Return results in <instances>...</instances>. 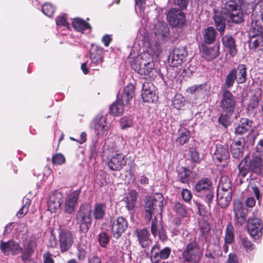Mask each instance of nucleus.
<instances>
[{
	"mask_svg": "<svg viewBox=\"0 0 263 263\" xmlns=\"http://www.w3.org/2000/svg\"><path fill=\"white\" fill-rule=\"evenodd\" d=\"M243 0H221L220 9H214V20L217 30L223 33L226 28V20L240 24L244 20L242 7Z\"/></svg>",
	"mask_w": 263,
	"mask_h": 263,
	"instance_id": "nucleus-1",
	"label": "nucleus"
},
{
	"mask_svg": "<svg viewBox=\"0 0 263 263\" xmlns=\"http://www.w3.org/2000/svg\"><path fill=\"white\" fill-rule=\"evenodd\" d=\"M248 157L246 156L242 159L238 165V175L242 178L245 177L248 171L261 175L263 173V160L260 156H254L250 160L249 164L248 163Z\"/></svg>",
	"mask_w": 263,
	"mask_h": 263,
	"instance_id": "nucleus-2",
	"label": "nucleus"
},
{
	"mask_svg": "<svg viewBox=\"0 0 263 263\" xmlns=\"http://www.w3.org/2000/svg\"><path fill=\"white\" fill-rule=\"evenodd\" d=\"M92 208L89 203L81 204L76 215V223L79 226L80 230L86 233L91 225Z\"/></svg>",
	"mask_w": 263,
	"mask_h": 263,
	"instance_id": "nucleus-3",
	"label": "nucleus"
},
{
	"mask_svg": "<svg viewBox=\"0 0 263 263\" xmlns=\"http://www.w3.org/2000/svg\"><path fill=\"white\" fill-rule=\"evenodd\" d=\"M260 21L263 22V1L258 2L253 9L250 30V35L251 36L262 35V28Z\"/></svg>",
	"mask_w": 263,
	"mask_h": 263,
	"instance_id": "nucleus-4",
	"label": "nucleus"
},
{
	"mask_svg": "<svg viewBox=\"0 0 263 263\" xmlns=\"http://www.w3.org/2000/svg\"><path fill=\"white\" fill-rule=\"evenodd\" d=\"M133 68L141 75H148L154 68V63L152 58L147 57L145 53L138 57L132 64Z\"/></svg>",
	"mask_w": 263,
	"mask_h": 263,
	"instance_id": "nucleus-5",
	"label": "nucleus"
},
{
	"mask_svg": "<svg viewBox=\"0 0 263 263\" xmlns=\"http://www.w3.org/2000/svg\"><path fill=\"white\" fill-rule=\"evenodd\" d=\"M163 198L161 194L155 193L154 197H148L145 200V218L150 221L152 218L153 211L159 209L162 211Z\"/></svg>",
	"mask_w": 263,
	"mask_h": 263,
	"instance_id": "nucleus-6",
	"label": "nucleus"
},
{
	"mask_svg": "<svg viewBox=\"0 0 263 263\" xmlns=\"http://www.w3.org/2000/svg\"><path fill=\"white\" fill-rule=\"evenodd\" d=\"M202 255V251L195 240L186 245L182 253L184 260L191 263H198Z\"/></svg>",
	"mask_w": 263,
	"mask_h": 263,
	"instance_id": "nucleus-7",
	"label": "nucleus"
},
{
	"mask_svg": "<svg viewBox=\"0 0 263 263\" xmlns=\"http://www.w3.org/2000/svg\"><path fill=\"white\" fill-rule=\"evenodd\" d=\"M221 98L220 105L223 111L227 114H232L234 112L236 105L235 97L232 93L225 88H222Z\"/></svg>",
	"mask_w": 263,
	"mask_h": 263,
	"instance_id": "nucleus-8",
	"label": "nucleus"
},
{
	"mask_svg": "<svg viewBox=\"0 0 263 263\" xmlns=\"http://www.w3.org/2000/svg\"><path fill=\"white\" fill-rule=\"evenodd\" d=\"M195 190L197 193L205 196V200L209 204L214 197L213 189L212 182L208 178H203L198 181L195 187Z\"/></svg>",
	"mask_w": 263,
	"mask_h": 263,
	"instance_id": "nucleus-9",
	"label": "nucleus"
},
{
	"mask_svg": "<svg viewBox=\"0 0 263 263\" xmlns=\"http://www.w3.org/2000/svg\"><path fill=\"white\" fill-rule=\"evenodd\" d=\"M230 157L228 145L221 143H218L216 145L215 151L213 156L214 162L217 165L221 164L222 166L227 165Z\"/></svg>",
	"mask_w": 263,
	"mask_h": 263,
	"instance_id": "nucleus-10",
	"label": "nucleus"
},
{
	"mask_svg": "<svg viewBox=\"0 0 263 263\" xmlns=\"http://www.w3.org/2000/svg\"><path fill=\"white\" fill-rule=\"evenodd\" d=\"M92 127L97 137L101 138L105 136L108 134L110 124L106 122L105 118L97 116L94 119L92 123Z\"/></svg>",
	"mask_w": 263,
	"mask_h": 263,
	"instance_id": "nucleus-11",
	"label": "nucleus"
},
{
	"mask_svg": "<svg viewBox=\"0 0 263 263\" xmlns=\"http://www.w3.org/2000/svg\"><path fill=\"white\" fill-rule=\"evenodd\" d=\"M233 212L235 224L242 226L246 222L247 217V210L245 208L243 203L239 200H235L234 202Z\"/></svg>",
	"mask_w": 263,
	"mask_h": 263,
	"instance_id": "nucleus-12",
	"label": "nucleus"
},
{
	"mask_svg": "<svg viewBox=\"0 0 263 263\" xmlns=\"http://www.w3.org/2000/svg\"><path fill=\"white\" fill-rule=\"evenodd\" d=\"M59 242L62 252L69 250L74 242V238L72 233L68 230H61L59 236Z\"/></svg>",
	"mask_w": 263,
	"mask_h": 263,
	"instance_id": "nucleus-13",
	"label": "nucleus"
},
{
	"mask_svg": "<svg viewBox=\"0 0 263 263\" xmlns=\"http://www.w3.org/2000/svg\"><path fill=\"white\" fill-rule=\"evenodd\" d=\"M81 190L73 191L67 197L64 207V211L67 214H72L75 211L76 207L78 204Z\"/></svg>",
	"mask_w": 263,
	"mask_h": 263,
	"instance_id": "nucleus-14",
	"label": "nucleus"
},
{
	"mask_svg": "<svg viewBox=\"0 0 263 263\" xmlns=\"http://www.w3.org/2000/svg\"><path fill=\"white\" fill-rule=\"evenodd\" d=\"M262 221L257 217L250 218L248 223V231L255 239L259 238L262 235Z\"/></svg>",
	"mask_w": 263,
	"mask_h": 263,
	"instance_id": "nucleus-15",
	"label": "nucleus"
},
{
	"mask_svg": "<svg viewBox=\"0 0 263 263\" xmlns=\"http://www.w3.org/2000/svg\"><path fill=\"white\" fill-rule=\"evenodd\" d=\"M128 227L126 219L121 216L113 220L111 224V233L114 237L119 238Z\"/></svg>",
	"mask_w": 263,
	"mask_h": 263,
	"instance_id": "nucleus-16",
	"label": "nucleus"
},
{
	"mask_svg": "<svg viewBox=\"0 0 263 263\" xmlns=\"http://www.w3.org/2000/svg\"><path fill=\"white\" fill-rule=\"evenodd\" d=\"M166 15L167 21L173 27L182 25L185 22V16L179 9H172L168 11Z\"/></svg>",
	"mask_w": 263,
	"mask_h": 263,
	"instance_id": "nucleus-17",
	"label": "nucleus"
},
{
	"mask_svg": "<svg viewBox=\"0 0 263 263\" xmlns=\"http://www.w3.org/2000/svg\"><path fill=\"white\" fill-rule=\"evenodd\" d=\"M63 196L62 194L58 191L51 193L48 200V208L52 213L59 210L63 202Z\"/></svg>",
	"mask_w": 263,
	"mask_h": 263,
	"instance_id": "nucleus-18",
	"label": "nucleus"
},
{
	"mask_svg": "<svg viewBox=\"0 0 263 263\" xmlns=\"http://www.w3.org/2000/svg\"><path fill=\"white\" fill-rule=\"evenodd\" d=\"M0 248L2 252L6 255L10 254L14 255L18 254L22 251V248L19 244L13 240L7 242L1 241Z\"/></svg>",
	"mask_w": 263,
	"mask_h": 263,
	"instance_id": "nucleus-19",
	"label": "nucleus"
},
{
	"mask_svg": "<svg viewBox=\"0 0 263 263\" xmlns=\"http://www.w3.org/2000/svg\"><path fill=\"white\" fill-rule=\"evenodd\" d=\"M126 161L122 154H116L111 156L108 161V166L112 171L121 170L125 165Z\"/></svg>",
	"mask_w": 263,
	"mask_h": 263,
	"instance_id": "nucleus-20",
	"label": "nucleus"
},
{
	"mask_svg": "<svg viewBox=\"0 0 263 263\" xmlns=\"http://www.w3.org/2000/svg\"><path fill=\"white\" fill-rule=\"evenodd\" d=\"M185 56V51L184 49H175L169 55L168 63L171 66L177 67L183 63Z\"/></svg>",
	"mask_w": 263,
	"mask_h": 263,
	"instance_id": "nucleus-21",
	"label": "nucleus"
},
{
	"mask_svg": "<svg viewBox=\"0 0 263 263\" xmlns=\"http://www.w3.org/2000/svg\"><path fill=\"white\" fill-rule=\"evenodd\" d=\"M171 253V249L168 247H165L160 250L159 247L156 245L151 251V260L153 262H158L161 259H167Z\"/></svg>",
	"mask_w": 263,
	"mask_h": 263,
	"instance_id": "nucleus-22",
	"label": "nucleus"
},
{
	"mask_svg": "<svg viewBox=\"0 0 263 263\" xmlns=\"http://www.w3.org/2000/svg\"><path fill=\"white\" fill-rule=\"evenodd\" d=\"M245 144L244 138L235 139L232 142L231 144V151L234 158L238 159L242 156Z\"/></svg>",
	"mask_w": 263,
	"mask_h": 263,
	"instance_id": "nucleus-23",
	"label": "nucleus"
},
{
	"mask_svg": "<svg viewBox=\"0 0 263 263\" xmlns=\"http://www.w3.org/2000/svg\"><path fill=\"white\" fill-rule=\"evenodd\" d=\"M153 32L157 39L164 40L169 35V28L164 22H158L153 28Z\"/></svg>",
	"mask_w": 263,
	"mask_h": 263,
	"instance_id": "nucleus-24",
	"label": "nucleus"
},
{
	"mask_svg": "<svg viewBox=\"0 0 263 263\" xmlns=\"http://www.w3.org/2000/svg\"><path fill=\"white\" fill-rule=\"evenodd\" d=\"M151 232L154 237L158 236L159 238L163 241L166 238V235L162 226L156 217L153 219L151 223Z\"/></svg>",
	"mask_w": 263,
	"mask_h": 263,
	"instance_id": "nucleus-25",
	"label": "nucleus"
},
{
	"mask_svg": "<svg viewBox=\"0 0 263 263\" xmlns=\"http://www.w3.org/2000/svg\"><path fill=\"white\" fill-rule=\"evenodd\" d=\"M222 42L223 45L229 49V52L232 57H234L236 55L237 51L235 46V43L234 39L232 35L230 34H226L222 38Z\"/></svg>",
	"mask_w": 263,
	"mask_h": 263,
	"instance_id": "nucleus-26",
	"label": "nucleus"
},
{
	"mask_svg": "<svg viewBox=\"0 0 263 263\" xmlns=\"http://www.w3.org/2000/svg\"><path fill=\"white\" fill-rule=\"evenodd\" d=\"M235 71L236 82L237 84H243L247 80V67L244 64H239L237 68H233Z\"/></svg>",
	"mask_w": 263,
	"mask_h": 263,
	"instance_id": "nucleus-27",
	"label": "nucleus"
},
{
	"mask_svg": "<svg viewBox=\"0 0 263 263\" xmlns=\"http://www.w3.org/2000/svg\"><path fill=\"white\" fill-rule=\"evenodd\" d=\"M202 54L203 57L206 60H212L218 55V48L216 46L208 47L205 45H202Z\"/></svg>",
	"mask_w": 263,
	"mask_h": 263,
	"instance_id": "nucleus-28",
	"label": "nucleus"
},
{
	"mask_svg": "<svg viewBox=\"0 0 263 263\" xmlns=\"http://www.w3.org/2000/svg\"><path fill=\"white\" fill-rule=\"evenodd\" d=\"M136 234L141 246L146 247L149 243L148 231L146 229L137 230Z\"/></svg>",
	"mask_w": 263,
	"mask_h": 263,
	"instance_id": "nucleus-29",
	"label": "nucleus"
},
{
	"mask_svg": "<svg viewBox=\"0 0 263 263\" xmlns=\"http://www.w3.org/2000/svg\"><path fill=\"white\" fill-rule=\"evenodd\" d=\"M106 210V207L104 203H96L95 205L93 210H92L93 218L96 220L102 219L105 215Z\"/></svg>",
	"mask_w": 263,
	"mask_h": 263,
	"instance_id": "nucleus-30",
	"label": "nucleus"
},
{
	"mask_svg": "<svg viewBox=\"0 0 263 263\" xmlns=\"http://www.w3.org/2000/svg\"><path fill=\"white\" fill-rule=\"evenodd\" d=\"M253 122L248 119H243L240 121L239 124L235 129V133L242 135L248 131L252 130Z\"/></svg>",
	"mask_w": 263,
	"mask_h": 263,
	"instance_id": "nucleus-31",
	"label": "nucleus"
},
{
	"mask_svg": "<svg viewBox=\"0 0 263 263\" xmlns=\"http://www.w3.org/2000/svg\"><path fill=\"white\" fill-rule=\"evenodd\" d=\"M232 199L231 192H224L222 194H217V201L218 204L222 208H224L228 206Z\"/></svg>",
	"mask_w": 263,
	"mask_h": 263,
	"instance_id": "nucleus-32",
	"label": "nucleus"
},
{
	"mask_svg": "<svg viewBox=\"0 0 263 263\" xmlns=\"http://www.w3.org/2000/svg\"><path fill=\"white\" fill-rule=\"evenodd\" d=\"M134 95L135 87L133 85L129 84L124 88L121 100H122V102H125L126 104H128Z\"/></svg>",
	"mask_w": 263,
	"mask_h": 263,
	"instance_id": "nucleus-33",
	"label": "nucleus"
},
{
	"mask_svg": "<svg viewBox=\"0 0 263 263\" xmlns=\"http://www.w3.org/2000/svg\"><path fill=\"white\" fill-rule=\"evenodd\" d=\"M190 137V132L186 128H181L178 131V136L176 141L180 145H183L188 142Z\"/></svg>",
	"mask_w": 263,
	"mask_h": 263,
	"instance_id": "nucleus-34",
	"label": "nucleus"
},
{
	"mask_svg": "<svg viewBox=\"0 0 263 263\" xmlns=\"http://www.w3.org/2000/svg\"><path fill=\"white\" fill-rule=\"evenodd\" d=\"M137 194L135 191L130 192L124 199L126 208L128 210L134 209L137 202Z\"/></svg>",
	"mask_w": 263,
	"mask_h": 263,
	"instance_id": "nucleus-35",
	"label": "nucleus"
},
{
	"mask_svg": "<svg viewBox=\"0 0 263 263\" xmlns=\"http://www.w3.org/2000/svg\"><path fill=\"white\" fill-rule=\"evenodd\" d=\"M122 100L119 99L114 102L110 107V111L115 116H120L124 111V103Z\"/></svg>",
	"mask_w": 263,
	"mask_h": 263,
	"instance_id": "nucleus-36",
	"label": "nucleus"
},
{
	"mask_svg": "<svg viewBox=\"0 0 263 263\" xmlns=\"http://www.w3.org/2000/svg\"><path fill=\"white\" fill-rule=\"evenodd\" d=\"M146 50L147 52V55H149L151 57H157L160 52V46L158 42H151L148 43V45L146 47Z\"/></svg>",
	"mask_w": 263,
	"mask_h": 263,
	"instance_id": "nucleus-37",
	"label": "nucleus"
},
{
	"mask_svg": "<svg viewBox=\"0 0 263 263\" xmlns=\"http://www.w3.org/2000/svg\"><path fill=\"white\" fill-rule=\"evenodd\" d=\"M211 230L210 225L206 222H203L200 224V238L203 240L208 241L210 239L209 234Z\"/></svg>",
	"mask_w": 263,
	"mask_h": 263,
	"instance_id": "nucleus-38",
	"label": "nucleus"
},
{
	"mask_svg": "<svg viewBox=\"0 0 263 263\" xmlns=\"http://www.w3.org/2000/svg\"><path fill=\"white\" fill-rule=\"evenodd\" d=\"M72 25L76 30L80 32H83L86 29H90L89 25L87 22L79 18L74 19Z\"/></svg>",
	"mask_w": 263,
	"mask_h": 263,
	"instance_id": "nucleus-39",
	"label": "nucleus"
},
{
	"mask_svg": "<svg viewBox=\"0 0 263 263\" xmlns=\"http://www.w3.org/2000/svg\"><path fill=\"white\" fill-rule=\"evenodd\" d=\"M216 37V32L212 27H209L204 31L203 39L206 43L212 44Z\"/></svg>",
	"mask_w": 263,
	"mask_h": 263,
	"instance_id": "nucleus-40",
	"label": "nucleus"
},
{
	"mask_svg": "<svg viewBox=\"0 0 263 263\" xmlns=\"http://www.w3.org/2000/svg\"><path fill=\"white\" fill-rule=\"evenodd\" d=\"M234 72V70H231L226 76L224 81L225 87H222V88H225L228 90V89L231 88L233 86L235 81H236V77H235V73Z\"/></svg>",
	"mask_w": 263,
	"mask_h": 263,
	"instance_id": "nucleus-41",
	"label": "nucleus"
},
{
	"mask_svg": "<svg viewBox=\"0 0 263 263\" xmlns=\"http://www.w3.org/2000/svg\"><path fill=\"white\" fill-rule=\"evenodd\" d=\"M141 96L143 101L146 102H154L158 98L154 89L142 91Z\"/></svg>",
	"mask_w": 263,
	"mask_h": 263,
	"instance_id": "nucleus-42",
	"label": "nucleus"
},
{
	"mask_svg": "<svg viewBox=\"0 0 263 263\" xmlns=\"http://www.w3.org/2000/svg\"><path fill=\"white\" fill-rule=\"evenodd\" d=\"M233 227L231 224H228L226 228L225 235V242L226 243H231L234 240Z\"/></svg>",
	"mask_w": 263,
	"mask_h": 263,
	"instance_id": "nucleus-43",
	"label": "nucleus"
},
{
	"mask_svg": "<svg viewBox=\"0 0 263 263\" xmlns=\"http://www.w3.org/2000/svg\"><path fill=\"white\" fill-rule=\"evenodd\" d=\"M86 249V247L84 244L79 243L78 245L77 256L79 260L83 261L85 259Z\"/></svg>",
	"mask_w": 263,
	"mask_h": 263,
	"instance_id": "nucleus-44",
	"label": "nucleus"
},
{
	"mask_svg": "<svg viewBox=\"0 0 263 263\" xmlns=\"http://www.w3.org/2000/svg\"><path fill=\"white\" fill-rule=\"evenodd\" d=\"M56 24L58 29L62 26L67 29L69 28V24L67 21V17L65 14L59 15L57 17Z\"/></svg>",
	"mask_w": 263,
	"mask_h": 263,
	"instance_id": "nucleus-45",
	"label": "nucleus"
},
{
	"mask_svg": "<svg viewBox=\"0 0 263 263\" xmlns=\"http://www.w3.org/2000/svg\"><path fill=\"white\" fill-rule=\"evenodd\" d=\"M191 173V171L189 169L184 168L183 171L179 174V181L183 183H188L189 177Z\"/></svg>",
	"mask_w": 263,
	"mask_h": 263,
	"instance_id": "nucleus-46",
	"label": "nucleus"
},
{
	"mask_svg": "<svg viewBox=\"0 0 263 263\" xmlns=\"http://www.w3.org/2000/svg\"><path fill=\"white\" fill-rule=\"evenodd\" d=\"M55 9L50 4H45L42 7L43 13L48 17H51L54 12Z\"/></svg>",
	"mask_w": 263,
	"mask_h": 263,
	"instance_id": "nucleus-47",
	"label": "nucleus"
},
{
	"mask_svg": "<svg viewBox=\"0 0 263 263\" xmlns=\"http://www.w3.org/2000/svg\"><path fill=\"white\" fill-rule=\"evenodd\" d=\"M133 124V120L130 117H124L121 119L120 125L123 129L131 127Z\"/></svg>",
	"mask_w": 263,
	"mask_h": 263,
	"instance_id": "nucleus-48",
	"label": "nucleus"
},
{
	"mask_svg": "<svg viewBox=\"0 0 263 263\" xmlns=\"http://www.w3.org/2000/svg\"><path fill=\"white\" fill-rule=\"evenodd\" d=\"M91 62L89 64V68L93 70H98V68L101 66L102 60V58H95L91 59Z\"/></svg>",
	"mask_w": 263,
	"mask_h": 263,
	"instance_id": "nucleus-49",
	"label": "nucleus"
},
{
	"mask_svg": "<svg viewBox=\"0 0 263 263\" xmlns=\"http://www.w3.org/2000/svg\"><path fill=\"white\" fill-rule=\"evenodd\" d=\"M30 204V200L28 199H26L25 205L22 207L16 214L17 217L22 218L28 212Z\"/></svg>",
	"mask_w": 263,
	"mask_h": 263,
	"instance_id": "nucleus-50",
	"label": "nucleus"
},
{
	"mask_svg": "<svg viewBox=\"0 0 263 263\" xmlns=\"http://www.w3.org/2000/svg\"><path fill=\"white\" fill-rule=\"evenodd\" d=\"M98 240L100 245L102 247H106L109 241V236L108 234L105 232L101 233L99 235Z\"/></svg>",
	"mask_w": 263,
	"mask_h": 263,
	"instance_id": "nucleus-51",
	"label": "nucleus"
},
{
	"mask_svg": "<svg viewBox=\"0 0 263 263\" xmlns=\"http://www.w3.org/2000/svg\"><path fill=\"white\" fill-rule=\"evenodd\" d=\"M184 99L180 96H176L173 101V106L177 109H180L184 105Z\"/></svg>",
	"mask_w": 263,
	"mask_h": 263,
	"instance_id": "nucleus-52",
	"label": "nucleus"
},
{
	"mask_svg": "<svg viewBox=\"0 0 263 263\" xmlns=\"http://www.w3.org/2000/svg\"><path fill=\"white\" fill-rule=\"evenodd\" d=\"M103 52V49L98 46H93L90 53V59H93V57L95 58H102L101 55Z\"/></svg>",
	"mask_w": 263,
	"mask_h": 263,
	"instance_id": "nucleus-53",
	"label": "nucleus"
},
{
	"mask_svg": "<svg viewBox=\"0 0 263 263\" xmlns=\"http://www.w3.org/2000/svg\"><path fill=\"white\" fill-rule=\"evenodd\" d=\"M52 162L54 164L61 165L65 162V158L61 154H58L53 156Z\"/></svg>",
	"mask_w": 263,
	"mask_h": 263,
	"instance_id": "nucleus-54",
	"label": "nucleus"
},
{
	"mask_svg": "<svg viewBox=\"0 0 263 263\" xmlns=\"http://www.w3.org/2000/svg\"><path fill=\"white\" fill-rule=\"evenodd\" d=\"M174 209L175 211L178 213L179 215L181 217H184L186 216V212L183 205L177 202L175 204Z\"/></svg>",
	"mask_w": 263,
	"mask_h": 263,
	"instance_id": "nucleus-55",
	"label": "nucleus"
},
{
	"mask_svg": "<svg viewBox=\"0 0 263 263\" xmlns=\"http://www.w3.org/2000/svg\"><path fill=\"white\" fill-rule=\"evenodd\" d=\"M251 40L250 43V47L252 48H256L262 42L261 35L259 36H251Z\"/></svg>",
	"mask_w": 263,
	"mask_h": 263,
	"instance_id": "nucleus-56",
	"label": "nucleus"
},
{
	"mask_svg": "<svg viewBox=\"0 0 263 263\" xmlns=\"http://www.w3.org/2000/svg\"><path fill=\"white\" fill-rule=\"evenodd\" d=\"M241 244L245 248L247 251H252L254 249V245L247 238H242L241 240Z\"/></svg>",
	"mask_w": 263,
	"mask_h": 263,
	"instance_id": "nucleus-57",
	"label": "nucleus"
},
{
	"mask_svg": "<svg viewBox=\"0 0 263 263\" xmlns=\"http://www.w3.org/2000/svg\"><path fill=\"white\" fill-rule=\"evenodd\" d=\"M218 122L224 127H227L230 124L229 117L227 115L221 114L218 118Z\"/></svg>",
	"mask_w": 263,
	"mask_h": 263,
	"instance_id": "nucleus-58",
	"label": "nucleus"
},
{
	"mask_svg": "<svg viewBox=\"0 0 263 263\" xmlns=\"http://www.w3.org/2000/svg\"><path fill=\"white\" fill-rule=\"evenodd\" d=\"M36 246V242L33 240H30L27 243L25 249L33 254Z\"/></svg>",
	"mask_w": 263,
	"mask_h": 263,
	"instance_id": "nucleus-59",
	"label": "nucleus"
},
{
	"mask_svg": "<svg viewBox=\"0 0 263 263\" xmlns=\"http://www.w3.org/2000/svg\"><path fill=\"white\" fill-rule=\"evenodd\" d=\"M181 195L183 200L186 202L190 201L192 198L191 193L187 189H183Z\"/></svg>",
	"mask_w": 263,
	"mask_h": 263,
	"instance_id": "nucleus-60",
	"label": "nucleus"
},
{
	"mask_svg": "<svg viewBox=\"0 0 263 263\" xmlns=\"http://www.w3.org/2000/svg\"><path fill=\"white\" fill-rule=\"evenodd\" d=\"M145 0H135L136 7L139 8L140 11V15L141 17L144 16V11L143 9V5L144 4Z\"/></svg>",
	"mask_w": 263,
	"mask_h": 263,
	"instance_id": "nucleus-61",
	"label": "nucleus"
},
{
	"mask_svg": "<svg viewBox=\"0 0 263 263\" xmlns=\"http://www.w3.org/2000/svg\"><path fill=\"white\" fill-rule=\"evenodd\" d=\"M43 259L44 263H54L52 254L49 252H46L43 255Z\"/></svg>",
	"mask_w": 263,
	"mask_h": 263,
	"instance_id": "nucleus-62",
	"label": "nucleus"
},
{
	"mask_svg": "<svg viewBox=\"0 0 263 263\" xmlns=\"http://www.w3.org/2000/svg\"><path fill=\"white\" fill-rule=\"evenodd\" d=\"M154 89V85L148 82H145L143 84L142 91H149Z\"/></svg>",
	"mask_w": 263,
	"mask_h": 263,
	"instance_id": "nucleus-63",
	"label": "nucleus"
},
{
	"mask_svg": "<svg viewBox=\"0 0 263 263\" xmlns=\"http://www.w3.org/2000/svg\"><path fill=\"white\" fill-rule=\"evenodd\" d=\"M228 262V263H239L237 256L233 253H230L229 255Z\"/></svg>",
	"mask_w": 263,
	"mask_h": 263,
	"instance_id": "nucleus-64",
	"label": "nucleus"
}]
</instances>
